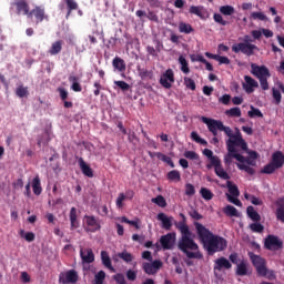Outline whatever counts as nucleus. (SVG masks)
<instances>
[{
  "instance_id": "obj_1",
  "label": "nucleus",
  "mask_w": 284,
  "mask_h": 284,
  "mask_svg": "<svg viewBox=\"0 0 284 284\" xmlns=\"http://www.w3.org/2000/svg\"><path fill=\"white\" fill-rule=\"evenodd\" d=\"M194 227L200 239V243H202L210 256L227 250V240H225V237L212 233V231L199 222H194Z\"/></svg>"
},
{
  "instance_id": "obj_2",
  "label": "nucleus",
  "mask_w": 284,
  "mask_h": 284,
  "mask_svg": "<svg viewBox=\"0 0 284 284\" xmlns=\"http://www.w3.org/2000/svg\"><path fill=\"white\" fill-rule=\"evenodd\" d=\"M178 247L187 258H203V254L199 252V244L194 242L192 235L181 236L178 242Z\"/></svg>"
},
{
  "instance_id": "obj_3",
  "label": "nucleus",
  "mask_w": 284,
  "mask_h": 284,
  "mask_svg": "<svg viewBox=\"0 0 284 284\" xmlns=\"http://www.w3.org/2000/svg\"><path fill=\"white\" fill-rule=\"evenodd\" d=\"M253 41L251 36H244L242 42L232 45V52L235 54H244L245 57H254L256 52H261V49L258 45L252 43Z\"/></svg>"
},
{
  "instance_id": "obj_4",
  "label": "nucleus",
  "mask_w": 284,
  "mask_h": 284,
  "mask_svg": "<svg viewBox=\"0 0 284 284\" xmlns=\"http://www.w3.org/2000/svg\"><path fill=\"white\" fill-rule=\"evenodd\" d=\"M236 148H241L243 152H247V142L243 139L241 131H237L232 138L226 140V150L231 152H239Z\"/></svg>"
},
{
  "instance_id": "obj_5",
  "label": "nucleus",
  "mask_w": 284,
  "mask_h": 284,
  "mask_svg": "<svg viewBox=\"0 0 284 284\" xmlns=\"http://www.w3.org/2000/svg\"><path fill=\"white\" fill-rule=\"evenodd\" d=\"M248 256L252 261L253 266L256 270L258 276H265L266 272V262L265 258L261 257V255H256L252 252L248 253Z\"/></svg>"
},
{
  "instance_id": "obj_6",
  "label": "nucleus",
  "mask_w": 284,
  "mask_h": 284,
  "mask_svg": "<svg viewBox=\"0 0 284 284\" xmlns=\"http://www.w3.org/2000/svg\"><path fill=\"white\" fill-rule=\"evenodd\" d=\"M201 121L202 123H205L209 132H211L213 136H219V131H221V128L223 125V122L221 120H215L207 116H201Z\"/></svg>"
},
{
  "instance_id": "obj_7",
  "label": "nucleus",
  "mask_w": 284,
  "mask_h": 284,
  "mask_svg": "<svg viewBox=\"0 0 284 284\" xmlns=\"http://www.w3.org/2000/svg\"><path fill=\"white\" fill-rule=\"evenodd\" d=\"M251 74H253V77H256L258 81H261L262 79H270V77H272L267 67L258 65L256 63L251 64Z\"/></svg>"
},
{
  "instance_id": "obj_8",
  "label": "nucleus",
  "mask_w": 284,
  "mask_h": 284,
  "mask_svg": "<svg viewBox=\"0 0 284 284\" xmlns=\"http://www.w3.org/2000/svg\"><path fill=\"white\" fill-rule=\"evenodd\" d=\"M264 247L270 251L283 250V241L278 236L270 234L264 240Z\"/></svg>"
},
{
  "instance_id": "obj_9",
  "label": "nucleus",
  "mask_w": 284,
  "mask_h": 284,
  "mask_svg": "<svg viewBox=\"0 0 284 284\" xmlns=\"http://www.w3.org/2000/svg\"><path fill=\"white\" fill-rule=\"evenodd\" d=\"M163 267V262L161 260H155L153 262H144L142 264V270L148 274L149 276H153L154 274H158V272Z\"/></svg>"
},
{
  "instance_id": "obj_10",
  "label": "nucleus",
  "mask_w": 284,
  "mask_h": 284,
  "mask_svg": "<svg viewBox=\"0 0 284 284\" xmlns=\"http://www.w3.org/2000/svg\"><path fill=\"white\" fill-rule=\"evenodd\" d=\"M214 168V172L216 176L223 179V181H230V174L223 169V164H221V160H213V164H206L207 170H212Z\"/></svg>"
},
{
  "instance_id": "obj_11",
  "label": "nucleus",
  "mask_w": 284,
  "mask_h": 284,
  "mask_svg": "<svg viewBox=\"0 0 284 284\" xmlns=\"http://www.w3.org/2000/svg\"><path fill=\"white\" fill-rule=\"evenodd\" d=\"M79 281V274L74 270L67 271L64 273H60L59 283L62 284H74Z\"/></svg>"
},
{
  "instance_id": "obj_12",
  "label": "nucleus",
  "mask_w": 284,
  "mask_h": 284,
  "mask_svg": "<svg viewBox=\"0 0 284 284\" xmlns=\"http://www.w3.org/2000/svg\"><path fill=\"white\" fill-rule=\"evenodd\" d=\"M172 83H174V71L172 69H168L160 78V85L165 88V90H170L172 88Z\"/></svg>"
},
{
  "instance_id": "obj_13",
  "label": "nucleus",
  "mask_w": 284,
  "mask_h": 284,
  "mask_svg": "<svg viewBox=\"0 0 284 284\" xmlns=\"http://www.w3.org/2000/svg\"><path fill=\"white\" fill-rule=\"evenodd\" d=\"M176 241V235L174 233H168L160 237V244L162 250H172Z\"/></svg>"
},
{
  "instance_id": "obj_14",
  "label": "nucleus",
  "mask_w": 284,
  "mask_h": 284,
  "mask_svg": "<svg viewBox=\"0 0 284 284\" xmlns=\"http://www.w3.org/2000/svg\"><path fill=\"white\" fill-rule=\"evenodd\" d=\"M32 17L36 18V23H41L42 21H49L50 19L45 14V9L41 7H36L33 10L30 11L28 19H32Z\"/></svg>"
},
{
  "instance_id": "obj_15",
  "label": "nucleus",
  "mask_w": 284,
  "mask_h": 284,
  "mask_svg": "<svg viewBox=\"0 0 284 284\" xmlns=\"http://www.w3.org/2000/svg\"><path fill=\"white\" fill-rule=\"evenodd\" d=\"M16 6L17 14H23L24 17H30V4L26 0H16L13 2Z\"/></svg>"
},
{
  "instance_id": "obj_16",
  "label": "nucleus",
  "mask_w": 284,
  "mask_h": 284,
  "mask_svg": "<svg viewBox=\"0 0 284 284\" xmlns=\"http://www.w3.org/2000/svg\"><path fill=\"white\" fill-rule=\"evenodd\" d=\"M214 272H222V270H232V262L226 257H219L214 261Z\"/></svg>"
},
{
  "instance_id": "obj_17",
  "label": "nucleus",
  "mask_w": 284,
  "mask_h": 284,
  "mask_svg": "<svg viewBox=\"0 0 284 284\" xmlns=\"http://www.w3.org/2000/svg\"><path fill=\"white\" fill-rule=\"evenodd\" d=\"M84 220L89 227L88 232H99L101 230V223H99V220L94 215H85Z\"/></svg>"
},
{
  "instance_id": "obj_18",
  "label": "nucleus",
  "mask_w": 284,
  "mask_h": 284,
  "mask_svg": "<svg viewBox=\"0 0 284 284\" xmlns=\"http://www.w3.org/2000/svg\"><path fill=\"white\" fill-rule=\"evenodd\" d=\"M244 81L245 83H243V90H245L246 94H252V92H254V88H258V82L250 75H245Z\"/></svg>"
},
{
  "instance_id": "obj_19",
  "label": "nucleus",
  "mask_w": 284,
  "mask_h": 284,
  "mask_svg": "<svg viewBox=\"0 0 284 284\" xmlns=\"http://www.w3.org/2000/svg\"><path fill=\"white\" fill-rule=\"evenodd\" d=\"M78 163L84 176H88L89 179H92V176H94V171L92 170V168H90V164L85 163V160H83V158H79Z\"/></svg>"
},
{
  "instance_id": "obj_20",
  "label": "nucleus",
  "mask_w": 284,
  "mask_h": 284,
  "mask_svg": "<svg viewBox=\"0 0 284 284\" xmlns=\"http://www.w3.org/2000/svg\"><path fill=\"white\" fill-rule=\"evenodd\" d=\"M276 211L275 216L277 221H281V223H284V197H278L275 201Z\"/></svg>"
},
{
  "instance_id": "obj_21",
  "label": "nucleus",
  "mask_w": 284,
  "mask_h": 284,
  "mask_svg": "<svg viewBox=\"0 0 284 284\" xmlns=\"http://www.w3.org/2000/svg\"><path fill=\"white\" fill-rule=\"evenodd\" d=\"M271 163L277 169L281 170L284 165V154L281 151H276L272 154Z\"/></svg>"
},
{
  "instance_id": "obj_22",
  "label": "nucleus",
  "mask_w": 284,
  "mask_h": 284,
  "mask_svg": "<svg viewBox=\"0 0 284 284\" xmlns=\"http://www.w3.org/2000/svg\"><path fill=\"white\" fill-rule=\"evenodd\" d=\"M232 159L236 161H243V155L239 152L227 151V154L224 155V163L226 166L232 165Z\"/></svg>"
},
{
  "instance_id": "obj_23",
  "label": "nucleus",
  "mask_w": 284,
  "mask_h": 284,
  "mask_svg": "<svg viewBox=\"0 0 284 284\" xmlns=\"http://www.w3.org/2000/svg\"><path fill=\"white\" fill-rule=\"evenodd\" d=\"M80 256L84 263H94V252L92 251V248H81Z\"/></svg>"
},
{
  "instance_id": "obj_24",
  "label": "nucleus",
  "mask_w": 284,
  "mask_h": 284,
  "mask_svg": "<svg viewBox=\"0 0 284 284\" xmlns=\"http://www.w3.org/2000/svg\"><path fill=\"white\" fill-rule=\"evenodd\" d=\"M173 220H174V217H169L168 215H165V213L158 214V221H161L162 227L164 230H172V221Z\"/></svg>"
},
{
  "instance_id": "obj_25",
  "label": "nucleus",
  "mask_w": 284,
  "mask_h": 284,
  "mask_svg": "<svg viewBox=\"0 0 284 284\" xmlns=\"http://www.w3.org/2000/svg\"><path fill=\"white\" fill-rule=\"evenodd\" d=\"M63 50V40H57L51 44V48L49 49V54L51 57H55V54H60Z\"/></svg>"
},
{
  "instance_id": "obj_26",
  "label": "nucleus",
  "mask_w": 284,
  "mask_h": 284,
  "mask_svg": "<svg viewBox=\"0 0 284 284\" xmlns=\"http://www.w3.org/2000/svg\"><path fill=\"white\" fill-rule=\"evenodd\" d=\"M101 261L102 265H104L106 270H110V272H114V266H112V260L110 258V254H108V251L101 252Z\"/></svg>"
},
{
  "instance_id": "obj_27",
  "label": "nucleus",
  "mask_w": 284,
  "mask_h": 284,
  "mask_svg": "<svg viewBox=\"0 0 284 284\" xmlns=\"http://www.w3.org/2000/svg\"><path fill=\"white\" fill-rule=\"evenodd\" d=\"M31 187H32L33 194H36V196H41V193L43 192V187H41V179L39 178V175L33 178Z\"/></svg>"
},
{
  "instance_id": "obj_28",
  "label": "nucleus",
  "mask_w": 284,
  "mask_h": 284,
  "mask_svg": "<svg viewBox=\"0 0 284 284\" xmlns=\"http://www.w3.org/2000/svg\"><path fill=\"white\" fill-rule=\"evenodd\" d=\"M235 274L236 276H247V261L242 260L236 265Z\"/></svg>"
},
{
  "instance_id": "obj_29",
  "label": "nucleus",
  "mask_w": 284,
  "mask_h": 284,
  "mask_svg": "<svg viewBox=\"0 0 284 284\" xmlns=\"http://www.w3.org/2000/svg\"><path fill=\"white\" fill-rule=\"evenodd\" d=\"M67 6V16L65 19H70L73 10H79V3L74 0H63Z\"/></svg>"
},
{
  "instance_id": "obj_30",
  "label": "nucleus",
  "mask_w": 284,
  "mask_h": 284,
  "mask_svg": "<svg viewBox=\"0 0 284 284\" xmlns=\"http://www.w3.org/2000/svg\"><path fill=\"white\" fill-rule=\"evenodd\" d=\"M246 213L251 221H254V223H261V214L254 210V206H247Z\"/></svg>"
},
{
  "instance_id": "obj_31",
  "label": "nucleus",
  "mask_w": 284,
  "mask_h": 284,
  "mask_svg": "<svg viewBox=\"0 0 284 284\" xmlns=\"http://www.w3.org/2000/svg\"><path fill=\"white\" fill-rule=\"evenodd\" d=\"M71 230H77L79 227V220L77 219V207H71L70 215Z\"/></svg>"
},
{
  "instance_id": "obj_32",
  "label": "nucleus",
  "mask_w": 284,
  "mask_h": 284,
  "mask_svg": "<svg viewBox=\"0 0 284 284\" xmlns=\"http://www.w3.org/2000/svg\"><path fill=\"white\" fill-rule=\"evenodd\" d=\"M205 8L203 6H191L189 9L190 14H195V17H199L200 19H205L203 16V11Z\"/></svg>"
},
{
  "instance_id": "obj_33",
  "label": "nucleus",
  "mask_w": 284,
  "mask_h": 284,
  "mask_svg": "<svg viewBox=\"0 0 284 284\" xmlns=\"http://www.w3.org/2000/svg\"><path fill=\"white\" fill-rule=\"evenodd\" d=\"M113 68L119 72H125V61L119 57L113 59Z\"/></svg>"
},
{
  "instance_id": "obj_34",
  "label": "nucleus",
  "mask_w": 284,
  "mask_h": 284,
  "mask_svg": "<svg viewBox=\"0 0 284 284\" xmlns=\"http://www.w3.org/2000/svg\"><path fill=\"white\" fill-rule=\"evenodd\" d=\"M226 185L230 193L229 196H241V191H239V186L236 184L227 181Z\"/></svg>"
},
{
  "instance_id": "obj_35",
  "label": "nucleus",
  "mask_w": 284,
  "mask_h": 284,
  "mask_svg": "<svg viewBox=\"0 0 284 284\" xmlns=\"http://www.w3.org/2000/svg\"><path fill=\"white\" fill-rule=\"evenodd\" d=\"M16 94L19 97V99H26L27 97L30 95V91H28V87H23V84H20L16 89Z\"/></svg>"
},
{
  "instance_id": "obj_36",
  "label": "nucleus",
  "mask_w": 284,
  "mask_h": 284,
  "mask_svg": "<svg viewBox=\"0 0 284 284\" xmlns=\"http://www.w3.org/2000/svg\"><path fill=\"white\" fill-rule=\"evenodd\" d=\"M178 230L181 232L182 236H192L190 226H187V224H185V222H179Z\"/></svg>"
},
{
  "instance_id": "obj_37",
  "label": "nucleus",
  "mask_w": 284,
  "mask_h": 284,
  "mask_svg": "<svg viewBox=\"0 0 284 284\" xmlns=\"http://www.w3.org/2000/svg\"><path fill=\"white\" fill-rule=\"evenodd\" d=\"M248 227L251 232H254L255 234H263V232L265 231V226H263V224H261L260 222H254L250 224Z\"/></svg>"
},
{
  "instance_id": "obj_38",
  "label": "nucleus",
  "mask_w": 284,
  "mask_h": 284,
  "mask_svg": "<svg viewBox=\"0 0 284 284\" xmlns=\"http://www.w3.org/2000/svg\"><path fill=\"white\" fill-rule=\"evenodd\" d=\"M105 283V271H99L95 273L91 284H103Z\"/></svg>"
},
{
  "instance_id": "obj_39",
  "label": "nucleus",
  "mask_w": 284,
  "mask_h": 284,
  "mask_svg": "<svg viewBox=\"0 0 284 284\" xmlns=\"http://www.w3.org/2000/svg\"><path fill=\"white\" fill-rule=\"evenodd\" d=\"M179 63L181 65V71L184 74H190V67H189V63H187V60L185 59V57L180 55L179 57Z\"/></svg>"
},
{
  "instance_id": "obj_40",
  "label": "nucleus",
  "mask_w": 284,
  "mask_h": 284,
  "mask_svg": "<svg viewBox=\"0 0 284 284\" xmlns=\"http://www.w3.org/2000/svg\"><path fill=\"white\" fill-rule=\"evenodd\" d=\"M203 154H204V156H207V159L210 160L209 165H213L214 161L221 160V159H219L217 155H214V152H212V150H210V149H204Z\"/></svg>"
},
{
  "instance_id": "obj_41",
  "label": "nucleus",
  "mask_w": 284,
  "mask_h": 284,
  "mask_svg": "<svg viewBox=\"0 0 284 284\" xmlns=\"http://www.w3.org/2000/svg\"><path fill=\"white\" fill-rule=\"evenodd\" d=\"M200 194L204 201H212L214 199V193L210 189L202 187Z\"/></svg>"
},
{
  "instance_id": "obj_42",
  "label": "nucleus",
  "mask_w": 284,
  "mask_h": 284,
  "mask_svg": "<svg viewBox=\"0 0 284 284\" xmlns=\"http://www.w3.org/2000/svg\"><path fill=\"white\" fill-rule=\"evenodd\" d=\"M69 81L72 82L71 89L73 90V92H81V90H83V88H81V84L77 82L79 81V78L70 75Z\"/></svg>"
},
{
  "instance_id": "obj_43",
  "label": "nucleus",
  "mask_w": 284,
  "mask_h": 284,
  "mask_svg": "<svg viewBox=\"0 0 284 284\" xmlns=\"http://www.w3.org/2000/svg\"><path fill=\"white\" fill-rule=\"evenodd\" d=\"M179 30L184 34H192V32H194V28H192V24L185 22L180 23Z\"/></svg>"
},
{
  "instance_id": "obj_44",
  "label": "nucleus",
  "mask_w": 284,
  "mask_h": 284,
  "mask_svg": "<svg viewBox=\"0 0 284 284\" xmlns=\"http://www.w3.org/2000/svg\"><path fill=\"white\" fill-rule=\"evenodd\" d=\"M220 12H221V14H224V17H232V14H234L235 10H234V7L226 4V6L220 7Z\"/></svg>"
},
{
  "instance_id": "obj_45",
  "label": "nucleus",
  "mask_w": 284,
  "mask_h": 284,
  "mask_svg": "<svg viewBox=\"0 0 284 284\" xmlns=\"http://www.w3.org/2000/svg\"><path fill=\"white\" fill-rule=\"evenodd\" d=\"M223 212L226 216H235L239 217V210H236V207L232 206V205H226L223 209Z\"/></svg>"
},
{
  "instance_id": "obj_46",
  "label": "nucleus",
  "mask_w": 284,
  "mask_h": 284,
  "mask_svg": "<svg viewBox=\"0 0 284 284\" xmlns=\"http://www.w3.org/2000/svg\"><path fill=\"white\" fill-rule=\"evenodd\" d=\"M250 119H263V112H261L257 108H254V105H251V110L247 112Z\"/></svg>"
},
{
  "instance_id": "obj_47",
  "label": "nucleus",
  "mask_w": 284,
  "mask_h": 284,
  "mask_svg": "<svg viewBox=\"0 0 284 284\" xmlns=\"http://www.w3.org/2000/svg\"><path fill=\"white\" fill-rule=\"evenodd\" d=\"M166 179L169 181L179 182L181 181V172H179L178 170H172L166 174Z\"/></svg>"
},
{
  "instance_id": "obj_48",
  "label": "nucleus",
  "mask_w": 284,
  "mask_h": 284,
  "mask_svg": "<svg viewBox=\"0 0 284 284\" xmlns=\"http://www.w3.org/2000/svg\"><path fill=\"white\" fill-rule=\"evenodd\" d=\"M237 168L244 172H247L250 174V176H254L256 174V170H254V168L246 165V164H241V163H236Z\"/></svg>"
},
{
  "instance_id": "obj_49",
  "label": "nucleus",
  "mask_w": 284,
  "mask_h": 284,
  "mask_svg": "<svg viewBox=\"0 0 284 284\" xmlns=\"http://www.w3.org/2000/svg\"><path fill=\"white\" fill-rule=\"evenodd\" d=\"M152 203H155V205H158L159 207H166L168 206V202L165 201V197H163V195H158L156 197H153Z\"/></svg>"
},
{
  "instance_id": "obj_50",
  "label": "nucleus",
  "mask_w": 284,
  "mask_h": 284,
  "mask_svg": "<svg viewBox=\"0 0 284 284\" xmlns=\"http://www.w3.org/2000/svg\"><path fill=\"white\" fill-rule=\"evenodd\" d=\"M275 170H278L272 162L266 164L262 170V174H274Z\"/></svg>"
},
{
  "instance_id": "obj_51",
  "label": "nucleus",
  "mask_w": 284,
  "mask_h": 284,
  "mask_svg": "<svg viewBox=\"0 0 284 284\" xmlns=\"http://www.w3.org/2000/svg\"><path fill=\"white\" fill-rule=\"evenodd\" d=\"M158 159L160 161H163V163H166L168 165H170V168H174V161H172V158H170L163 153H158Z\"/></svg>"
},
{
  "instance_id": "obj_52",
  "label": "nucleus",
  "mask_w": 284,
  "mask_h": 284,
  "mask_svg": "<svg viewBox=\"0 0 284 284\" xmlns=\"http://www.w3.org/2000/svg\"><path fill=\"white\" fill-rule=\"evenodd\" d=\"M191 139L195 141V143H200V145H207V141L202 139L196 131L191 133Z\"/></svg>"
},
{
  "instance_id": "obj_53",
  "label": "nucleus",
  "mask_w": 284,
  "mask_h": 284,
  "mask_svg": "<svg viewBox=\"0 0 284 284\" xmlns=\"http://www.w3.org/2000/svg\"><path fill=\"white\" fill-rule=\"evenodd\" d=\"M20 236L22 239H24L26 241H28V243H32V241H34V239H36V235L33 232L26 233V231H23V230H20Z\"/></svg>"
},
{
  "instance_id": "obj_54",
  "label": "nucleus",
  "mask_w": 284,
  "mask_h": 284,
  "mask_svg": "<svg viewBox=\"0 0 284 284\" xmlns=\"http://www.w3.org/2000/svg\"><path fill=\"white\" fill-rule=\"evenodd\" d=\"M226 116H241V108L235 106L225 111Z\"/></svg>"
},
{
  "instance_id": "obj_55",
  "label": "nucleus",
  "mask_w": 284,
  "mask_h": 284,
  "mask_svg": "<svg viewBox=\"0 0 284 284\" xmlns=\"http://www.w3.org/2000/svg\"><path fill=\"white\" fill-rule=\"evenodd\" d=\"M118 256L119 258H122V261H124L125 263H132V261L134 260V256H132V254L128 252L119 253Z\"/></svg>"
},
{
  "instance_id": "obj_56",
  "label": "nucleus",
  "mask_w": 284,
  "mask_h": 284,
  "mask_svg": "<svg viewBox=\"0 0 284 284\" xmlns=\"http://www.w3.org/2000/svg\"><path fill=\"white\" fill-rule=\"evenodd\" d=\"M272 92H273V99H274L276 105H280L281 101L283 99V95L281 94V91L276 88H273Z\"/></svg>"
},
{
  "instance_id": "obj_57",
  "label": "nucleus",
  "mask_w": 284,
  "mask_h": 284,
  "mask_svg": "<svg viewBox=\"0 0 284 284\" xmlns=\"http://www.w3.org/2000/svg\"><path fill=\"white\" fill-rule=\"evenodd\" d=\"M184 158L189 159L190 161H199V155L195 151H185Z\"/></svg>"
},
{
  "instance_id": "obj_58",
  "label": "nucleus",
  "mask_w": 284,
  "mask_h": 284,
  "mask_svg": "<svg viewBox=\"0 0 284 284\" xmlns=\"http://www.w3.org/2000/svg\"><path fill=\"white\" fill-rule=\"evenodd\" d=\"M184 84L189 90H196V82L191 78H184Z\"/></svg>"
},
{
  "instance_id": "obj_59",
  "label": "nucleus",
  "mask_w": 284,
  "mask_h": 284,
  "mask_svg": "<svg viewBox=\"0 0 284 284\" xmlns=\"http://www.w3.org/2000/svg\"><path fill=\"white\" fill-rule=\"evenodd\" d=\"M126 134L129 143H133L134 145L139 143V138L136 136V133L134 131H129V133Z\"/></svg>"
},
{
  "instance_id": "obj_60",
  "label": "nucleus",
  "mask_w": 284,
  "mask_h": 284,
  "mask_svg": "<svg viewBox=\"0 0 284 284\" xmlns=\"http://www.w3.org/2000/svg\"><path fill=\"white\" fill-rule=\"evenodd\" d=\"M114 84L122 90V92H128L130 90V84L125 81H114Z\"/></svg>"
},
{
  "instance_id": "obj_61",
  "label": "nucleus",
  "mask_w": 284,
  "mask_h": 284,
  "mask_svg": "<svg viewBox=\"0 0 284 284\" xmlns=\"http://www.w3.org/2000/svg\"><path fill=\"white\" fill-rule=\"evenodd\" d=\"M251 19H258V21H267V16H265L263 12H253L251 13Z\"/></svg>"
},
{
  "instance_id": "obj_62",
  "label": "nucleus",
  "mask_w": 284,
  "mask_h": 284,
  "mask_svg": "<svg viewBox=\"0 0 284 284\" xmlns=\"http://www.w3.org/2000/svg\"><path fill=\"white\" fill-rule=\"evenodd\" d=\"M189 216H191V219H193V221H201L203 219V215L201 213H199V211H196V210L189 211Z\"/></svg>"
},
{
  "instance_id": "obj_63",
  "label": "nucleus",
  "mask_w": 284,
  "mask_h": 284,
  "mask_svg": "<svg viewBox=\"0 0 284 284\" xmlns=\"http://www.w3.org/2000/svg\"><path fill=\"white\" fill-rule=\"evenodd\" d=\"M213 19L215 23H220V26H227V21L223 19V16H221V13H214Z\"/></svg>"
},
{
  "instance_id": "obj_64",
  "label": "nucleus",
  "mask_w": 284,
  "mask_h": 284,
  "mask_svg": "<svg viewBox=\"0 0 284 284\" xmlns=\"http://www.w3.org/2000/svg\"><path fill=\"white\" fill-rule=\"evenodd\" d=\"M113 280L116 284H128V282L125 281V276H123V274L121 273L113 275Z\"/></svg>"
}]
</instances>
